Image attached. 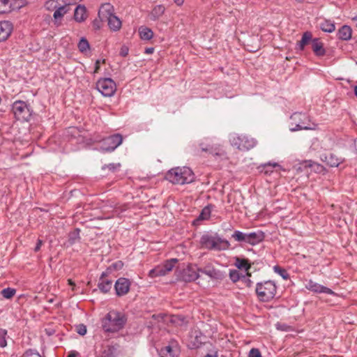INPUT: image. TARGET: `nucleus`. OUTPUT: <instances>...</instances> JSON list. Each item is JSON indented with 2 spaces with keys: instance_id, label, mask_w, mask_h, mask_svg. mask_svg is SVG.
Here are the masks:
<instances>
[{
  "instance_id": "nucleus-1",
  "label": "nucleus",
  "mask_w": 357,
  "mask_h": 357,
  "mask_svg": "<svg viewBox=\"0 0 357 357\" xmlns=\"http://www.w3.org/2000/svg\"><path fill=\"white\" fill-rule=\"evenodd\" d=\"M124 315L117 311L111 310L102 320V326L105 331L117 332L124 326L126 324Z\"/></svg>"
},
{
  "instance_id": "nucleus-2",
  "label": "nucleus",
  "mask_w": 357,
  "mask_h": 357,
  "mask_svg": "<svg viewBox=\"0 0 357 357\" xmlns=\"http://www.w3.org/2000/svg\"><path fill=\"white\" fill-rule=\"evenodd\" d=\"M166 178L172 183L183 185L192 182L195 176L189 167H178L170 169L166 174Z\"/></svg>"
},
{
  "instance_id": "nucleus-3",
  "label": "nucleus",
  "mask_w": 357,
  "mask_h": 357,
  "mask_svg": "<svg viewBox=\"0 0 357 357\" xmlns=\"http://www.w3.org/2000/svg\"><path fill=\"white\" fill-rule=\"evenodd\" d=\"M98 17L101 21L107 22L108 26L113 31L121 28V20L114 14V7L110 3H104L100 6Z\"/></svg>"
},
{
  "instance_id": "nucleus-4",
  "label": "nucleus",
  "mask_w": 357,
  "mask_h": 357,
  "mask_svg": "<svg viewBox=\"0 0 357 357\" xmlns=\"http://www.w3.org/2000/svg\"><path fill=\"white\" fill-rule=\"evenodd\" d=\"M70 0H48L45 7L49 10H54L53 17L55 21L61 20L62 17L72 9Z\"/></svg>"
},
{
  "instance_id": "nucleus-5",
  "label": "nucleus",
  "mask_w": 357,
  "mask_h": 357,
  "mask_svg": "<svg viewBox=\"0 0 357 357\" xmlns=\"http://www.w3.org/2000/svg\"><path fill=\"white\" fill-rule=\"evenodd\" d=\"M255 291L261 301L268 302L275 297L277 292V286L272 280L258 282L256 285Z\"/></svg>"
},
{
  "instance_id": "nucleus-6",
  "label": "nucleus",
  "mask_w": 357,
  "mask_h": 357,
  "mask_svg": "<svg viewBox=\"0 0 357 357\" xmlns=\"http://www.w3.org/2000/svg\"><path fill=\"white\" fill-rule=\"evenodd\" d=\"M229 142L232 146L241 151H248L257 145L255 139L246 135L237 133L230 135Z\"/></svg>"
},
{
  "instance_id": "nucleus-7",
  "label": "nucleus",
  "mask_w": 357,
  "mask_h": 357,
  "mask_svg": "<svg viewBox=\"0 0 357 357\" xmlns=\"http://www.w3.org/2000/svg\"><path fill=\"white\" fill-rule=\"evenodd\" d=\"M200 243L205 248L214 250H225L230 246L229 241L227 240L208 234L203 235Z\"/></svg>"
},
{
  "instance_id": "nucleus-8",
  "label": "nucleus",
  "mask_w": 357,
  "mask_h": 357,
  "mask_svg": "<svg viewBox=\"0 0 357 357\" xmlns=\"http://www.w3.org/2000/svg\"><path fill=\"white\" fill-rule=\"evenodd\" d=\"M96 89L102 96L111 97L116 92V85L111 78H102L97 82Z\"/></svg>"
},
{
  "instance_id": "nucleus-9",
  "label": "nucleus",
  "mask_w": 357,
  "mask_h": 357,
  "mask_svg": "<svg viewBox=\"0 0 357 357\" xmlns=\"http://www.w3.org/2000/svg\"><path fill=\"white\" fill-rule=\"evenodd\" d=\"M123 142V137L120 134H114L102 140L100 149L102 151L112 152L114 151Z\"/></svg>"
},
{
  "instance_id": "nucleus-10",
  "label": "nucleus",
  "mask_w": 357,
  "mask_h": 357,
  "mask_svg": "<svg viewBox=\"0 0 357 357\" xmlns=\"http://www.w3.org/2000/svg\"><path fill=\"white\" fill-rule=\"evenodd\" d=\"M176 262L177 259H172L169 261H167L164 264L159 265L151 269L149 273V276L152 278L159 276H164L172 271Z\"/></svg>"
},
{
  "instance_id": "nucleus-11",
  "label": "nucleus",
  "mask_w": 357,
  "mask_h": 357,
  "mask_svg": "<svg viewBox=\"0 0 357 357\" xmlns=\"http://www.w3.org/2000/svg\"><path fill=\"white\" fill-rule=\"evenodd\" d=\"M199 268L197 265L190 264L182 270L179 275V278L183 281L192 282L199 278Z\"/></svg>"
},
{
  "instance_id": "nucleus-12",
  "label": "nucleus",
  "mask_w": 357,
  "mask_h": 357,
  "mask_svg": "<svg viewBox=\"0 0 357 357\" xmlns=\"http://www.w3.org/2000/svg\"><path fill=\"white\" fill-rule=\"evenodd\" d=\"M179 354V347L176 342H171L169 344L162 347L159 351L160 357H178Z\"/></svg>"
},
{
  "instance_id": "nucleus-13",
  "label": "nucleus",
  "mask_w": 357,
  "mask_h": 357,
  "mask_svg": "<svg viewBox=\"0 0 357 357\" xmlns=\"http://www.w3.org/2000/svg\"><path fill=\"white\" fill-rule=\"evenodd\" d=\"M130 282L128 279L125 278H119L114 284L116 294L119 296H122L127 294L130 290Z\"/></svg>"
},
{
  "instance_id": "nucleus-14",
  "label": "nucleus",
  "mask_w": 357,
  "mask_h": 357,
  "mask_svg": "<svg viewBox=\"0 0 357 357\" xmlns=\"http://www.w3.org/2000/svg\"><path fill=\"white\" fill-rule=\"evenodd\" d=\"M305 288L314 293H324L329 295H334L335 293L331 289L310 280L305 284Z\"/></svg>"
},
{
  "instance_id": "nucleus-15",
  "label": "nucleus",
  "mask_w": 357,
  "mask_h": 357,
  "mask_svg": "<svg viewBox=\"0 0 357 357\" xmlns=\"http://www.w3.org/2000/svg\"><path fill=\"white\" fill-rule=\"evenodd\" d=\"M165 11L166 8L164 5H155L149 13V18L152 21L158 20L165 14Z\"/></svg>"
},
{
  "instance_id": "nucleus-16",
  "label": "nucleus",
  "mask_w": 357,
  "mask_h": 357,
  "mask_svg": "<svg viewBox=\"0 0 357 357\" xmlns=\"http://www.w3.org/2000/svg\"><path fill=\"white\" fill-rule=\"evenodd\" d=\"M13 30L12 24L8 21L0 22V41L6 40Z\"/></svg>"
},
{
  "instance_id": "nucleus-17",
  "label": "nucleus",
  "mask_w": 357,
  "mask_h": 357,
  "mask_svg": "<svg viewBox=\"0 0 357 357\" xmlns=\"http://www.w3.org/2000/svg\"><path fill=\"white\" fill-rule=\"evenodd\" d=\"M107 275V272H103L101 274L98 285L99 289L103 293H107L108 291H109L112 287V281L110 280L105 279V277Z\"/></svg>"
},
{
  "instance_id": "nucleus-18",
  "label": "nucleus",
  "mask_w": 357,
  "mask_h": 357,
  "mask_svg": "<svg viewBox=\"0 0 357 357\" xmlns=\"http://www.w3.org/2000/svg\"><path fill=\"white\" fill-rule=\"evenodd\" d=\"M264 238V235L261 231L248 233L246 243L254 245L261 242Z\"/></svg>"
},
{
  "instance_id": "nucleus-19",
  "label": "nucleus",
  "mask_w": 357,
  "mask_h": 357,
  "mask_svg": "<svg viewBox=\"0 0 357 357\" xmlns=\"http://www.w3.org/2000/svg\"><path fill=\"white\" fill-rule=\"evenodd\" d=\"M312 48L317 56H324L326 53L323 43L318 38L312 40Z\"/></svg>"
},
{
  "instance_id": "nucleus-20",
  "label": "nucleus",
  "mask_w": 357,
  "mask_h": 357,
  "mask_svg": "<svg viewBox=\"0 0 357 357\" xmlns=\"http://www.w3.org/2000/svg\"><path fill=\"white\" fill-rule=\"evenodd\" d=\"M86 10L84 6H77L75 9L74 19L77 22H82L86 19Z\"/></svg>"
},
{
  "instance_id": "nucleus-21",
  "label": "nucleus",
  "mask_w": 357,
  "mask_h": 357,
  "mask_svg": "<svg viewBox=\"0 0 357 357\" xmlns=\"http://www.w3.org/2000/svg\"><path fill=\"white\" fill-rule=\"evenodd\" d=\"M26 110H28V108L25 102L18 100L13 105V111L15 116L22 115Z\"/></svg>"
},
{
  "instance_id": "nucleus-22",
  "label": "nucleus",
  "mask_w": 357,
  "mask_h": 357,
  "mask_svg": "<svg viewBox=\"0 0 357 357\" xmlns=\"http://www.w3.org/2000/svg\"><path fill=\"white\" fill-rule=\"evenodd\" d=\"M352 31L350 26L344 25L337 31V37L342 40H348L351 38Z\"/></svg>"
},
{
  "instance_id": "nucleus-23",
  "label": "nucleus",
  "mask_w": 357,
  "mask_h": 357,
  "mask_svg": "<svg viewBox=\"0 0 357 357\" xmlns=\"http://www.w3.org/2000/svg\"><path fill=\"white\" fill-rule=\"evenodd\" d=\"M139 34L140 38L144 40H149L153 36L152 30L144 26H142L139 28Z\"/></svg>"
},
{
  "instance_id": "nucleus-24",
  "label": "nucleus",
  "mask_w": 357,
  "mask_h": 357,
  "mask_svg": "<svg viewBox=\"0 0 357 357\" xmlns=\"http://www.w3.org/2000/svg\"><path fill=\"white\" fill-rule=\"evenodd\" d=\"M213 206L209 204L205 206L199 215L197 220H208L211 218V212L213 210Z\"/></svg>"
},
{
  "instance_id": "nucleus-25",
  "label": "nucleus",
  "mask_w": 357,
  "mask_h": 357,
  "mask_svg": "<svg viewBox=\"0 0 357 357\" xmlns=\"http://www.w3.org/2000/svg\"><path fill=\"white\" fill-rule=\"evenodd\" d=\"M320 29L324 32L332 33L335 31V26L332 21L324 20L320 23Z\"/></svg>"
},
{
  "instance_id": "nucleus-26",
  "label": "nucleus",
  "mask_w": 357,
  "mask_h": 357,
  "mask_svg": "<svg viewBox=\"0 0 357 357\" xmlns=\"http://www.w3.org/2000/svg\"><path fill=\"white\" fill-rule=\"evenodd\" d=\"M312 40V33L310 32H305L303 34L301 40L298 43V47L300 50H303L305 46Z\"/></svg>"
},
{
  "instance_id": "nucleus-27",
  "label": "nucleus",
  "mask_w": 357,
  "mask_h": 357,
  "mask_svg": "<svg viewBox=\"0 0 357 357\" xmlns=\"http://www.w3.org/2000/svg\"><path fill=\"white\" fill-rule=\"evenodd\" d=\"M279 167L280 165L277 162H269L262 165L260 168L261 172H264L265 174H269L273 172V169Z\"/></svg>"
},
{
  "instance_id": "nucleus-28",
  "label": "nucleus",
  "mask_w": 357,
  "mask_h": 357,
  "mask_svg": "<svg viewBox=\"0 0 357 357\" xmlns=\"http://www.w3.org/2000/svg\"><path fill=\"white\" fill-rule=\"evenodd\" d=\"M316 125L312 123V126L307 124L306 125L304 121H301L298 123H296L295 127L290 128V130L291 132H295L301 130H313L315 129Z\"/></svg>"
},
{
  "instance_id": "nucleus-29",
  "label": "nucleus",
  "mask_w": 357,
  "mask_h": 357,
  "mask_svg": "<svg viewBox=\"0 0 357 357\" xmlns=\"http://www.w3.org/2000/svg\"><path fill=\"white\" fill-rule=\"evenodd\" d=\"M199 272L206 274L211 278H217L218 272L211 266H206L203 269H199Z\"/></svg>"
},
{
  "instance_id": "nucleus-30",
  "label": "nucleus",
  "mask_w": 357,
  "mask_h": 357,
  "mask_svg": "<svg viewBox=\"0 0 357 357\" xmlns=\"http://www.w3.org/2000/svg\"><path fill=\"white\" fill-rule=\"evenodd\" d=\"M78 49L83 54H87L90 50V45L85 38H82L78 43Z\"/></svg>"
},
{
  "instance_id": "nucleus-31",
  "label": "nucleus",
  "mask_w": 357,
  "mask_h": 357,
  "mask_svg": "<svg viewBox=\"0 0 357 357\" xmlns=\"http://www.w3.org/2000/svg\"><path fill=\"white\" fill-rule=\"evenodd\" d=\"M234 264L238 268L244 269L247 272L250 268V265L245 259L236 258Z\"/></svg>"
},
{
  "instance_id": "nucleus-32",
  "label": "nucleus",
  "mask_w": 357,
  "mask_h": 357,
  "mask_svg": "<svg viewBox=\"0 0 357 357\" xmlns=\"http://www.w3.org/2000/svg\"><path fill=\"white\" fill-rule=\"evenodd\" d=\"M248 233H243L241 231L236 230L231 235V237L238 242L246 243Z\"/></svg>"
},
{
  "instance_id": "nucleus-33",
  "label": "nucleus",
  "mask_w": 357,
  "mask_h": 357,
  "mask_svg": "<svg viewBox=\"0 0 357 357\" xmlns=\"http://www.w3.org/2000/svg\"><path fill=\"white\" fill-rule=\"evenodd\" d=\"M11 10L9 0H0V14L6 13Z\"/></svg>"
},
{
  "instance_id": "nucleus-34",
  "label": "nucleus",
  "mask_w": 357,
  "mask_h": 357,
  "mask_svg": "<svg viewBox=\"0 0 357 357\" xmlns=\"http://www.w3.org/2000/svg\"><path fill=\"white\" fill-rule=\"evenodd\" d=\"M326 160L331 167H337L341 162L340 159L332 154L326 156Z\"/></svg>"
},
{
  "instance_id": "nucleus-35",
  "label": "nucleus",
  "mask_w": 357,
  "mask_h": 357,
  "mask_svg": "<svg viewBox=\"0 0 357 357\" xmlns=\"http://www.w3.org/2000/svg\"><path fill=\"white\" fill-rule=\"evenodd\" d=\"M15 293H16V290L15 289L8 287V288L3 289L1 291V294L3 298H5L6 299H10L15 296Z\"/></svg>"
},
{
  "instance_id": "nucleus-36",
  "label": "nucleus",
  "mask_w": 357,
  "mask_h": 357,
  "mask_svg": "<svg viewBox=\"0 0 357 357\" xmlns=\"http://www.w3.org/2000/svg\"><path fill=\"white\" fill-rule=\"evenodd\" d=\"M273 270L276 273L280 275L283 279L287 280L289 278V275L284 268H282L279 266H275L273 267Z\"/></svg>"
},
{
  "instance_id": "nucleus-37",
  "label": "nucleus",
  "mask_w": 357,
  "mask_h": 357,
  "mask_svg": "<svg viewBox=\"0 0 357 357\" xmlns=\"http://www.w3.org/2000/svg\"><path fill=\"white\" fill-rule=\"evenodd\" d=\"M229 278L234 282H236L241 279L243 275L241 274L238 270H230L229 271Z\"/></svg>"
},
{
  "instance_id": "nucleus-38",
  "label": "nucleus",
  "mask_w": 357,
  "mask_h": 357,
  "mask_svg": "<svg viewBox=\"0 0 357 357\" xmlns=\"http://www.w3.org/2000/svg\"><path fill=\"white\" fill-rule=\"evenodd\" d=\"M7 334V331L4 329H0V347H5L7 345V342L6 340V336Z\"/></svg>"
},
{
  "instance_id": "nucleus-39",
  "label": "nucleus",
  "mask_w": 357,
  "mask_h": 357,
  "mask_svg": "<svg viewBox=\"0 0 357 357\" xmlns=\"http://www.w3.org/2000/svg\"><path fill=\"white\" fill-rule=\"evenodd\" d=\"M22 357H41L40 354L33 349H29L23 354Z\"/></svg>"
},
{
  "instance_id": "nucleus-40",
  "label": "nucleus",
  "mask_w": 357,
  "mask_h": 357,
  "mask_svg": "<svg viewBox=\"0 0 357 357\" xmlns=\"http://www.w3.org/2000/svg\"><path fill=\"white\" fill-rule=\"evenodd\" d=\"M171 321L178 325H182L185 322V318L181 316H173L171 319Z\"/></svg>"
},
{
  "instance_id": "nucleus-41",
  "label": "nucleus",
  "mask_w": 357,
  "mask_h": 357,
  "mask_svg": "<svg viewBox=\"0 0 357 357\" xmlns=\"http://www.w3.org/2000/svg\"><path fill=\"white\" fill-rule=\"evenodd\" d=\"M291 120L296 121L297 120H301L302 119L305 120L307 119V117L304 114L294 113L291 115Z\"/></svg>"
},
{
  "instance_id": "nucleus-42",
  "label": "nucleus",
  "mask_w": 357,
  "mask_h": 357,
  "mask_svg": "<svg viewBox=\"0 0 357 357\" xmlns=\"http://www.w3.org/2000/svg\"><path fill=\"white\" fill-rule=\"evenodd\" d=\"M200 147H201V149L202 151H205V152H209L210 153H215V154H219L218 153H215V151L213 150V147L211 146H205L204 145V144H200Z\"/></svg>"
},
{
  "instance_id": "nucleus-43",
  "label": "nucleus",
  "mask_w": 357,
  "mask_h": 357,
  "mask_svg": "<svg viewBox=\"0 0 357 357\" xmlns=\"http://www.w3.org/2000/svg\"><path fill=\"white\" fill-rule=\"evenodd\" d=\"M79 230L76 229L75 231H74L73 233H71L70 234V240L71 241V243H74L77 239H79Z\"/></svg>"
},
{
  "instance_id": "nucleus-44",
  "label": "nucleus",
  "mask_w": 357,
  "mask_h": 357,
  "mask_svg": "<svg viewBox=\"0 0 357 357\" xmlns=\"http://www.w3.org/2000/svg\"><path fill=\"white\" fill-rule=\"evenodd\" d=\"M248 357H261V355L258 349L253 348L250 351Z\"/></svg>"
},
{
  "instance_id": "nucleus-45",
  "label": "nucleus",
  "mask_w": 357,
  "mask_h": 357,
  "mask_svg": "<svg viewBox=\"0 0 357 357\" xmlns=\"http://www.w3.org/2000/svg\"><path fill=\"white\" fill-rule=\"evenodd\" d=\"M251 275V274L248 272H247L246 273V275H243L242 276V280H243V281L245 282V283L246 284V285L248 287H251L252 284V282L247 277H250Z\"/></svg>"
},
{
  "instance_id": "nucleus-46",
  "label": "nucleus",
  "mask_w": 357,
  "mask_h": 357,
  "mask_svg": "<svg viewBox=\"0 0 357 357\" xmlns=\"http://www.w3.org/2000/svg\"><path fill=\"white\" fill-rule=\"evenodd\" d=\"M77 331L79 335H84L86 333V328L84 325L81 324L77 326Z\"/></svg>"
},
{
  "instance_id": "nucleus-47",
  "label": "nucleus",
  "mask_w": 357,
  "mask_h": 357,
  "mask_svg": "<svg viewBox=\"0 0 357 357\" xmlns=\"http://www.w3.org/2000/svg\"><path fill=\"white\" fill-rule=\"evenodd\" d=\"M121 165L119 163H112V164H109L106 166V168H107L109 170H112V171H115L116 169H118L119 167H120Z\"/></svg>"
},
{
  "instance_id": "nucleus-48",
  "label": "nucleus",
  "mask_w": 357,
  "mask_h": 357,
  "mask_svg": "<svg viewBox=\"0 0 357 357\" xmlns=\"http://www.w3.org/2000/svg\"><path fill=\"white\" fill-rule=\"evenodd\" d=\"M128 47L126 45H123L121 47L119 54L121 56L125 57L128 54Z\"/></svg>"
},
{
  "instance_id": "nucleus-49",
  "label": "nucleus",
  "mask_w": 357,
  "mask_h": 357,
  "mask_svg": "<svg viewBox=\"0 0 357 357\" xmlns=\"http://www.w3.org/2000/svg\"><path fill=\"white\" fill-rule=\"evenodd\" d=\"M123 266V264L121 263V261H118V262H116L114 264H113L109 268H108V271L109 270H112V268L113 269H119L122 267Z\"/></svg>"
},
{
  "instance_id": "nucleus-50",
  "label": "nucleus",
  "mask_w": 357,
  "mask_h": 357,
  "mask_svg": "<svg viewBox=\"0 0 357 357\" xmlns=\"http://www.w3.org/2000/svg\"><path fill=\"white\" fill-rule=\"evenodd\" d=\"M42 243H43L42 241H40V240L38 241L37 244H36V245L35 247V249H34V250L36 252H38L40 249Z\"/></svg>"
},
{
  "instance_id": "nucleus-51",
  "label": "nucleus",
  "mask_w": 357,
  "mask_h": 357,
  "mask_svg": "<svg viewBox=\"0 0 357 357\" xmlns=\"http://www.w3.org/2000/svg\"><path fill=\"white\" fill-rule=\"evenodd\" d=\"M100 60H97L96 62V65H95L94 73H98V70L100 68Z\"/></svg>"
},
{
  "instance_id": "nucleus-52",
  "label": "nucleus",
  "mask_w": 357,
  "mask_h": 357,
  "mask_svg": "<svg viewBox=\"0 0 357 357\" xmlns=\"http://www.w3.org/2000/svg\"><path fill=\"white\" fill-rule=\"evenodd\" d=\"M173 1L178 6H182L184 3V0H173Z\"/></svg>"
},
{
  "instance_id": "nucleus-53",
  "label": "nucleus",
  "mask_w": 357,
  "mask_h": 357,
  "mask_svg": "<svg viewBox=\"0 0 357 357\" xmlns=\"http://www.w3.org/2000/svg\"><path fill=\"white\" fill-rule=\"evenodd\" d=\"M154 51V49L153 47H149L145 50V53L147 54H152Z\"/></svg>"
},
{
  "instance_id": "nucleus-54",
  "label": "nucleus",
  "mask_w": 357,
  "mask_h": 357,
  "mask_svg": "<svg viewBox=\"0 0 357 357\" xmlns=\"http://www.w3.org/2000/svg\"><path fill=\"white\" fill-rule=\"evenodd\" d=\"M77 355V353L76 351H71L68 357H76Z\"/></svg>"
},
{
  "instance_id": "nucleus-55",
  "label": "nucleus",
  "mask_w": 357,
  "mask_h": 357,
  "mask_svg": "<svg viewBox=\"0 0 357 357\" xmlns=\"http://www.w3.org/2000/svg\"><path fill=\"white\" fill-rule=\"evenodd\" d=\"M68 284H69L70 285L73 286V287H74V286L75 285V283L72 281V280H71V279H69V280H68Z\"/></svg>"
},
{
  "instance_id": "nucleus-56",
  "label": "nucleus",
  "mask_w": 357,
  "mask_h": 357,
  "mask_svg": "<svg viewBox=\"0 0 357 357\" xmlns=\"http://www.w3.org/2000/svg\"><path fill=\"white\" fill-rule=\"evenodd\" d=\"M204 357H217L216 354H207Z\"/></svg>"
},
{
  "instance_id": "nucleus-57",
  "label": "nucleus",
  "mask_w": 357,
  "mask_h": 357,
  "mask_svg": "<svg viewBox=\"0 0 357 357\" xmlns=\"http://www.w3.org/2000/svg\"><path fill=\"white\" fill-rule=\"evenodd\" d=\"M354 93H355L356 96L357 97V86H356L354 87Z\"/></svg>"
},
{
  "instance_id": "nucleus-58",
  "label": "nucleus",
  "mask_w": 357,
  "mask_h": 357,
  "mask_svg": "<svg viewBox=\"0 0 357 357\" xmlns=\"http://www.w3.org/2000/svg\"><path fill=\"white\" fill-rule=\"evenodd\" d=\"M354 20L357 21V17L354 18Z\"/></svg>"
}]
</instances>
